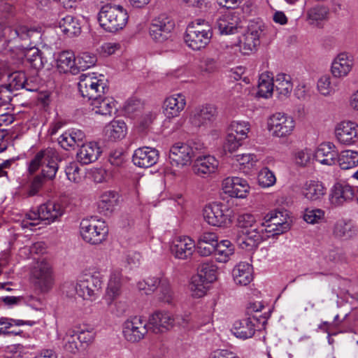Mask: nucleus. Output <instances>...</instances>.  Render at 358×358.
Here are the masks:
<instances>
[{"label":"nucleus","instance_id":"e433bc0d","mask_svg":"<svg viewBox=\"0 0 358 358\" xmlns=\"http://www.w3.org/2000/svg\"><path fill=\"white\" fill-rule=\"evenodd\" d=\"M65 208L58 198H52L46 201V224L60 220Z\"/></svg>","mask_w":358,"mask_h":358},{"label":"nucleus","instance_id":"2f4dec72","mask_svg":"<svg viewBox=\"0 0 358 358\" xmlns=\"http://www.w3.org/2000/svg\"><path fill=\"white\" fill-rule=\"evenodd\" d=\"M253 268L251 264L240 262L232 271L233 278L236 285L246 286L253 279Z\"/></svg>","mask_w":358,"mask_h":358},{"label":"nucleus","instance_id":"f704fd0d","mask_svg":"<svg viewBox=\"0 0 358 358\" xmlns=\"http://www.w3.org/2000/svg\"><path fill=\"white\" fill-rule=\"evenodd\" d=\"M122 278L121 269H114L112 271L106 292V299L108 301V303H111L121 294Z\"/></svg>","mask_w":358,"mask_h":358},{"label":"nucleus","instance_id":"72a5a7b5","mask_svg":"<svg viewBox=\"0 0 358 358\" xmlns=\"http://www.w3.org/2000/svg\"><path fill=\"white\" fill-rule=\"evenodd\" d=\"M333 148L334 145L331 143L321 144L315 153L316 161L328 166L335 164L338 155Z\"/></svg>","mask_w":358,"mask_h":358},{"label":"nucleus","instance_id":"7c9ffc66","mask_svg":"<svg viewBox=\"0 0 358 358\" xmlns=\"http://www.w3.org/2000/svg\"><path fill=\"white\" fill-rule=\"evenodd\" d=\"M352 65L351 57L347 53H341L332 62L331 73L336 78L345 76L351 71Z\"/></svg>","mask_w":358,"mask_h":358},{"label":"nucleus","instance_id":"6e6552de","mask_svg":"<svg viewBox=\"0 0 358 358\" xmlns=\"http://www.w3.org/2000/svg\"><path fill=\"white\" fill-rule=\"evenodd\" d=\"M264 227L262 223L254 225L252 228L245 231H238L236 239L238 246L248 251L257 248L261 242L270 237L269 234L266 233Z\"/></svg>","mask_w":358,"mask_h":358},{"label":"nucleus","instance_id":"774afa93","mask_svg":"<svg viewBox=\"0 0 358 358\" xmlns=\"http://www.w3.org/2000/svg\"><path fill=\"white\" fill-rule=\"evenodd\" d=\"M143 105L140 100L130 99L126 102L124 110L127 115L132 116L136 113L141 111Z\"/></svg>","mask_w":358,"mask_h":358},{"label":"nucleus","instance_id":"f3484780","mask_svg":"<svg viewBox=\"0 0 358 358\" xmlns=\"http://www.w3.org/2000/svg\"><path fill=\"white\" fill-rule=\"evenodd\" d=\"M264 29L261 24H251L248 31L240 41L241 50L244 55H248L256 50L259 45V38L263 34Z\"/></svg>","mask_w":358,"mask_h":358},{"label":"nucleus","instance_id":"8fccbe9b","mask_svg":"<svg viewBox=\"0 0 358 358\" xmlns=\"http://www.w3.org/2000/svg\"><path fill=\"white\" fill-rule=\"evenodd\" d=\"M29 186L28 195L33 196L38 194L45 184V170L41 169L40 173L31 176Z\"/></svg>","mask_w":358,"mask_h":358},{"label":"nucleus","instance_id":"c756f323","mask_svg":"<svg viewBox=\"0 0 358 358\" xmlns=\"http://www.w3.org/2000/svg\"><path fill=\"white\" fill-rule=\"evenodd\" d=\"M258 320L255 317H249L235 322L233 333L237 338L245 340L252 338L255 333V324L254 322Z\"/></svg>","mask_w":358,"mask_h":358},{"label":"nucleus","instance_id":"c03bdc74","mask_svg":"<svg viewBox=\"0 0 358 358\" xmlns=\"http://www.w3.org/2000/svg\"><path fill=\"white\" fill-rule=\"evenodd\" d=\"M337 162L342 169L354 168L358 165V152L351 150H343L338 155Z\"/></svg>","mask_w":358,"mask_h":358},{"label":"nucleus","instance_id":"412c9836","mask_svg":"<svg viewBox=\"0 0 358 358\" xmlns=\"http://www.w3.org/2000/svg\"><path fill=\"white\" fill-rule=\"evenodd\" d=\"M354 196L355 192L352 187L345 182H337L331 190L329 201L332 205L338 206L352 200Z\"/></svg>","mask_w":358,"mask_h":358},{"label":"nucleus","instance_id":"13d9d810","mask_svg":"<svg viewBox=\"0 0 358 358\" xmlns=\"http://www.w3.org/2000/svg\"><path fill=\"white\" fill-rule=\"evenodd\" d=\"M324 218V211L320 208H306L303 214V220L309 224L319 223Z\"/></svg>","mask_w":358,"mask_h":358},{"label":"nucleus","instance_id":"2eb2a0df","mask_svg":"<svg viewBox=\"0 0 358 358\" xmlns=\"http://www.w3.org/2000/svg\"><path fill=\"white\" fill-rule=\"evenodd\" d=\"M217 113V108L214 105H203L192 111L189 122L196 127L206 126L211 124L215 120Z\"/></svg>","mask_w":358,"mask_h":358},{"label":"nucleus","instance_id":"4d7b16f0","mask_svg":"<svg viewBox=\"0 0 358 358\" xmlns=\"http://www.w3.org/2000/svg\"><path fill=\"white\" fill-rule=\"evenodd\" d=\"M249 124L245 122H233L229 128L228 132L237 135L238 138L243 140L247 137L249 131Z\"/></svg>","mask_w":358,"mask_h":358},{"label":"nucleus","instance_id":"9d476101","mask_svg":"<svg viewBox=\"0 0 358 358\" xmlns=\"http://www.w3.org/2000/svg\"><path fill=\"white\" fill-rule=\"evenodd\" d=\"M31 280L36 296H31V306L36 310H42L45 298V265L43 261L34 267L31 271Z\"/></svg>","mask_w":358,"mask_h":358},{"label":"nucleus","instance_id":"338daca9","mask_svg":"<svg viewBox=\"0 0 358 358\" xmlns=\"http://www.w3.org/2000/svg\"><path fill=\"white\" fill-rule=\"evenodd\" d=\"M108 162L116 167L122 166L125 162L124 152L122 149L111 151L108 156Z\"/></svg>","mask_w":358,"mask_h":358},{"label":"nucleus","instance_id":"5fc2aeb1","mask_svg":"<svg viewBox=\"0 0 358 358\" xmlns=\"http://www.w3.org/2000/svg\"><path fill=\"white\" fill-rule=\"evenodd\" d=\"M77 333L75 330L69 329L66 331V335L64 337L65 344L64 345V349L73 354L76 353L79 350V345L76 341Z\"/></svg>","mask_w":358,"mask_h":358},{"label":"nucleus","instance_id":"3c124183","mask_svg":"<svg viewBox=\"0 0 358 358\" xmlns=\"http://www.w3.org/2000/svg\"><path fill=\"white\" fill-rule=\"evenodd\" d=\"M45 162V150L38 152L27 164L28 176H32L43 168Z\"/></svg>","mask_w":358,"mask_h":358},{"label":"nucleus","instance_id":"7ed1b4c3","mask_svg":"<svg viewBox=\"0 0 358 358\" xmlns=\"http://www.w3.org/2000/svg\"><path fill=\"white\" fill-rule=\"evenodd\" d=\"M213 36L211 26L204 20L198 19L188 24L184 40L193 50H200L206 47Z\"/></svg>","mask_w":358,"mask_h":358},{"label":"nucleus","instance_id":"c9c22d12","mask_svg":"<svg viewBox=\"0 0 358 358\" xmlns=\"http://www.w3.org/2000/svg\"><path fill=\"white\" fill-rule=\"evenodd\" d=\"M327 189L320 181L310 180L306 182L303 189V196L311 201H319L326 194Z\"/></svg>","mask_w":358,"mask_h":358},{"label":"nucleus","instance_id":"09e8293b","mask_svg":"<svg viewBox=\"0 0 358 358\" xmlns=\"http://www.w3.org/2000/svg\"><path fill=\"white\" fill-rule=\"evenodd\" d=\"M273 90V80H271L268 76L262 75L259 80L257 95L268 98L271 96Z\"/></svg>","mask_w":358,"mask_h":358},{"label":"nucleus","instance_id":"1a4fd4ad","mask_svg":"<svg viewBox=\"0 0 358 358\" xmlns=\"http://www.w3.org/2000/svg\"><path fill=\"white\" fill-rule=\"evenodd\" d=\"M288 213L286 210H275L268 213L264 217L266 233L269 234L270 236L279 235L288 231L290 228V223Z\"/></svg>","mask_w":358,"mask_h":358},{"label":"nucleus","instance_id":"0eeeda50","mask_svg":"<svg viewBox=\"0 0 358 358\" xmlns=\"http://www.w3.org/2000/svg\"><path fill=\"white\" fill-rule=\"evenodd\" d=\"M232 210L224 203L214 202L206 206L203 211L205 221L214 227H225L231 223Z\"/></svg>","mask_w":358,"mask_h":358},{"label":"nucleus","instance_id":"473e14b6","mask_svg":"<svg viewBox=\"0 0 358 358\" xmlns=\"http://www.w3.org/2000/svg\"><path fill=\"white\" fill-rule=\"evenodd\" d=\"M218 242L217 236L211 232H204L200 235L196 250L201 256L207 257L213 254Z\"/></svg>","mask_w":358,"mask_h":358},{"label":"nucleus","instance_id":"cd10ccee","mask_svg":"<svg viewBox=\"0 0 358 358\" xmlns=\"http://www.w3.org/2000/svg\"><path fill=\"white\" fill-rule=\"evenodd\" d=\"M217 160L211 155L198 157L193 166L194 173L201 177H205L214 173L218 167Z\"/></svg>","mask_w":358,"mask_h":358},{"label":"nucleus","instance_id":"49530a36","mask_svg":"<svg viewBox=\"0 0 358 358\" xmlns=\"http://www.w3.org/2000/svg\"><path fill=\"white\" fill-rule=\"evenodd\" d=\"M329 15V8L322 5L315 6L307 11L308 18L312 23L327 20Z\"/></svg>","mask_w":358,"mask_h":358},{"label":"nucleus","instance_id":"37998d69","mask_svg":"<svg viewBox=\"0 0 358 358\" xmlns=\"http://www.w3.org/2000/svg\"><path fill=\"white\" fill-rule=\"evenodd\" d=\"M274 89L280 96H288L293 89L292 78L289 75L279 73L273 80Z\"/></svg>","mask_w":358,"mask_h":358},{"label":"nucleus","instance_id":"423d86ee","mask_svg":"<svg viewBox=\"0 0 358 358\" xmlns=\"http://www.w3.org/2000/svg\"><path fill=\"white\" fill-rule=\"evenodd\" d=\"M197 271V275L192 278L190 289L200 297L206 292L205 285L217 279V266L213 262H205L199 264Z\"/></svg>","mask_w":358,"mask_h":358},{"label":"nucleus","instance_id":"f03ea898","mask_svg":"<svg viewBox=\"0 0 358 358\" xmlns=\"http://www.w3.org/2000/svg\"><path fill=\"white\" fill-rule=\"evenodd\" d=\"M128 17L127 12L122 6L107 3L101 7L98 20L104 30L114 33L126 26Z\"/></svg>","mask_w":358,"mask_h":358},{"label":"nucleus","instance_id":"de8ad7c7","mask_svg":"<svg viewBox=\"0 0 358 358\" xmlns=\"http://www.w3.org/2000/svg\"><path fill=\"white\" fill-rule=\"evenodd\" d=\"M97 59L94 55L89 52H83L76 58V71L77 74L80 71H85L94 66Z\"/></svg>","mask_w":358,"mask_h":358},{"label":"nucleus","instance_id":"58836bf2","mask_svg":"<svg viewBox=\"0 0 358 358\" xmlns=\"http://www.w3.org/2000/svg\"><path fill=\"white\" fill-rule=\"evenodd\" d=\"M57 27L68 37L78 36L81 32V27L78 21L71 15H66L59 20Z\"/></svg>","mask_w":358,"mask_h":358},{"label":"nucleus","instance_id":"4be33fe9","mask_svg":"<svg viewBox=\"0 0 358 358\" xmlns=\"http://www.w3.org/2000/svg\"><path fill=\"white\" fill-rule=\"evenodd\" d=\"M101 154V148L96 142L83 143L78 149L76 157L78 162L87 165L96 162Z\"/></svg>","mask_w":358,"mask_h":358},{"label":"nucleus","instance_id":"6ab92c4d","mask_svg":"<svg viewBox=\"0 0 358 358\" xmlns=\"http://www.w3.org/2000/svg\"><path fill=\"white\" fill-rule=\"evenodd\" d=\"M149 329L158 334L169 330L174 326V318L168 312L156 311L149 318Z\"/></svg>","mask_w":358,"mask_h":358},{"label":"nucleus","instance_id":"b1692460","mask_svg":"<svg viewBox=\"0 0 358 358\" xmlns=\"http://www.w3.org/2000/svg\"><path fill=\"white\" fill-rule=\"evenodd\" d=\"M189 148L185 143H177L173 145L169 152V162L173 166H183L192 161Z\"/></svg>","mask_w":358,"mask_h":358},{"label":"nucleus","instance_id":"a878e982","mask_svg":"<svg viewBox=\"0 0 358 358\" xmlns=\"http://www.w3.org/2000/svg\"><path fill=\"white\" fill-rule=\"evenodd\" d=\"M357 233V227L350 220L343 219L337 220L332 229L334 236L343 241H348L355 238Z\"/></svg>","mask_w":358,"mask_h":358},{"label":"nucleus","instance_id":"aec40b11","mask_svg":"<svg viewBox=\"0 0 358 358\" xmlns=\"http://www.w3.org/2000/svg\"><path fill=\"white\" fill-rule=\"evenodd\" d=\"M159 158L158 151L150 147L136 149L133 155L134 164L141 168H149L155 164Z\"/></svg>","mask_w":358,"mask_h":358},{"label":"nucleus","instance_id":"a211bd4d","mask_svg":"<svg viewBox=\"0 0 358 358\" xmlns=\"http://www.w3.org/2000/svg\"><path fill=\"white\" fill-rule=\"evenodd\" d=\"M338 141L344 145H352L358 141V125L351 121H343L335 129Z\"/></svg>","mask_w":358,"mask_h":358},{"label":"nucleus","instance_id":"f8f14e48","mask_svg":"<svg viewBox=\"0 0 358 358\" xmlns=\"http://www.w3.org/2000/svg\"><path fill=\"white\" fill-rule=\"evenodd\" d=\"M148 325L147 322L142 317H131L123 324V336L129 342H138L148 333L149 329Z\"/></svg>","mask_w":358,"mask_h":358},{"label":"nucleus","instance_id":"39448f33","mask_svg":"<svg viewBox=\"0 0 358 358\" xmlns=\"http://www.w3.org/2000/svg\"><path fill=\"white\" fill-rule=\"evenodd\" d=\"M95 73H83L79 77L78 84L79 92L84 98L92 101L95 98L104 95L108 90V85L103 76L97 78Z\"/></svg>","mask_w":358,"mask_h":358},{"label":"nucleus","instance_id":"6e6d98bb","mask_svg":"<svg viewBox=\"0 0 358 358\" xmlns=\"http://www.w3.org/2000/svg\"><path fill=\"white\" fill-rule=\"evenodd\" d=\"M162 278H163L149 277L144 281L138 282V289L144 290L146 294H151L155 290L159 288Z\"/></svg>","mask_w":358,"mask_h":358},{"label":"nucleus","instance_id":"680f3d73","mask_svg":"<svg viewBox=\"0 0 358 358\" xmlns=\"http://www.w3.org/2000/svg\"><path fill=\"white\" fill-rule=\"evenodd\" d=\"M242 139L238 138L237 135H233L232 132H228L226 141L224 144V150L230 153L236 151L241 145Z\"/></svg>","mask_w":358,"mask_h":358},{"label":"nucleus","instance_id":"e2e57ef3","mask_svg":"<svg viewBox=\"0 0 358 358\" xmlns=\"http://www.w3.org/2000/svg\"><path fill=\"white\" fill-rule=\"evenodd\" d=\"M80 169L77 162H70L65 168V173L67 178L73 182L78 183L81 180L80 174Z\"/></svg>","mask_w":358,"mask_h":358},{"label":"nucleus","instance_id":"79ce46f5","mask_svg":"<svg viewBox=\"0 0 358 358\" xmlns=\"http://www.w3.org/2000/svg\"><path fill=\"white\" fill-rule=\"evenodd\" d=\"M12 91L25 89L27 91H34L30 87L26 74L23 71H15L8 76V84L6 85Z\"/></svg>","mask_w":358,"mask_h":358},{"label":"nucleus","instance_id":"a19ab883","mask_svg":"<svg viewBox=\"0 0 358 358\" xmlns=\"http://www.w3.org/2000/svg\"><path fill=\"white\" fill-rule=\"evenodd\" d=\"M106 136L111 140L116 141L123 138L127 134V126L124 121L113 120L106 126Z\"/></svg>","mask_w":358,"mask_h":358},{"label":"nucleus","instance_id":"dca6fc26","mask_svg":"<svg viewBox=\"0 0 358 358\" xmlns=\"http://www.w3.org/2000/svg\"><path fill=\"white\" fill-rule=\"evenodd\" d=\"M170 250L175 258L185 260L194 254L196 244L189 236H179L173 241Z\"/></svg>","mask_w":358,"mask_h":358},{"label":"nucleus","instance_id":"603ef678","mask_svg":"<svg viewBox=\"0 0 358 358\" xmlns=\"http://www.w3.org/2000/svg\"><path fill=\"white\" fill-rule=\"evenodd\" d=\"M158 299L159 301L171 303L173 300V292L170 287L169 281L167 278L162 279L161 285L159 288Z\"/></svg>","mask_w":358,"mask_h":358},{"label":"nucleus","instance_id":"c85d7f7f","mask_svg":"<svg viewBox=\"0 0 358 358\" xmlns=\"http://www.w3.org/2000/svg\"><path fill=\"white\" fill-rule=\"evenodd\" d=\"M117 102L111 96H106L100 95V96L95 98L91 101L90 105L92 106V110L96 114L101 115H112L117 111L116 108Z\"/></svg>","mask_w":358,"mask_h":358},{"label":"nucleus","instance_id":"0e129e2a","mask_svg":"<svg viewBox=\"0 0 358 358\" xmlns=\"http://www.w3.org/2000/svg\"><path fill=\"white\" fill-rule=\"evenodd\" d=\"M254 215L251 214H243L238 217V226L240 228L239 231H245L249 228H252L254 225H257Z\"/></svg>","mask_w":358,"mask_h":358},{"label":"nucleus","instance_id":"9b49d317","mask_svg":"<svg viewBox=\"0 0 358 358\" xmlns=\"http://www.w3.org/2000/svg\"><path fill=\"white\" fill-rule=\"evenodd\" d=\"M295 127L292 117L285 113H276L268 121V129L275 137H286L292 134Z\"/></svg>","mask_w":358,"mask_h":358},{"label":"nucleus","instance_id":"f257e3e1","mask_svg":"<svg viewBox=\"0 0 358 358\" xmlns=\"http://www.w3.org/2000/svg\"><path fill=\"white\" fill-rule=\"evenodd\" d=\"M101 285L99 273H86L76 283L66 282L63 288L68 295L72 296L76 293L83 299L93 300L99 292Z\"/></svg>","mask_w":358,"mask_h":358},{"label":"nucleus","instance_id":"69168bd1","mask_svg":"<svg viewBox=\"0 0 358 358\" xmlns=\"http://www.w3.org/2000/svg\"><path fill=\"white\" fill-rule=\"evenodd\" d=\"M187 146L191 148L189 154L191 158H197L198 157H202L201 154L205 152L206 147L200 140H192L185 143Z\"/></svg>","mask_w":358,"mask_h":358},{"label":"nucleus","instance_id":"5701e85b","mask_svg":"<svg viewBox=\"0 0 358 358\" xmlns=\"http://www.w3.org/2000/svg\"><path fill=\"white\" fill-rule=\"evenodd\" d=\"M223 185L226 193L236 198H245L250 188L248 182L238 177L227 178Z\"/></svg>","mask_w":358,"mask_h":358},{"label":"nucleus","instance_id":"052dcab7","mask_svg":"<svg viewBox=\"0 0 358 358\" xmlns=\"http://www.w3.org/2000/svg\"><path fill=\"white\" fill-rule=\"evenodd\" d=\"M24 324L31 325L30 321H24L22 320H15L8 317L0 318V335L6 334V329L13 326H22Z\"/></svg>","mask_w":358,"mask_h":358},{"label":"nucleus","instance_id":"4468645a","mask_svg":"<svg viewBox=\"0 0 358 358\" xmlns=\"http://www.w3.org/2000/svg\"><path fill=\"white\" fill-rule=\"evenodd\" d=\"M241 22L239 12L229 10L217 17L215 27L222 35L234 34L241 28Z\"/></svg>","mask_w":358,"mask_h":358},{"label":"nucleus","instance_id":"393cba45","mask_svg":"<svg viewBox=\"0 0 358 358\" xmlns=\"http://www.w3.org/2000/svg\"><path fill=\"white\" fill-rule=\"evenodd\" d=\"M186 106V98L181 93L174 94L166 99L164 103V111L167 117H177Z\"/></svg>","mask_w":358,"mask_h":358},{"label":"nucleus","instance_id":"bf43d9fd","mask_svg":"<svg viewBox=\"0 0 358 358\" xmlns=\"http://www.w3.org/2000/svg\"><path fill=\"white\" fill-rule=\"evenodd\" d=\"M274 173L267 167L263 168L258 175V182L263 187L272 186L275 182Z\"/></svg>","mask_w":358,"mask_h":358},{"label":"nucleus","instance_id":"a18cd8bd","mask_svg":"<svg viewBox=\"0 0 358 358\" xmlns=\"http://www.w3.org/2000/svg\"><path fill=\"white\" fill-rule=\"evenodd\" d=\"M117 201V195L113 191L103 192L98 203V208L100 212L107 214L113 211Z\"/></svg>","mask_w":358,"mask_h":358},{"label":"nucleus","instance_id":"4c0bfd02","mask_svg":"<svg viewBox=\"0 0 358 358\" xmlns=\"http://www.w3.org/2000/svg\"><path fill=\"white\" fill-rule=\"evenodd\" d=\"M62 159L59 153L52 148L46 149V180H52L58 171Z\"/></svg>","mask_w":358,"mask_h":358},{"label":"nucleus","instance_id":"20e7f679","mask_svg":"<svg viewBox=\"0 0 358 358\" xmlns=\"http://www.w3.org/2000/svg\"><path fill=\"white\" fill-rule=\"evenodd\" d=\"M80 233L85 242L96 245L106 238L108 229L104 221L96 217H90L81 220Z\"/></svg>","mask_w":358,"mask_h":358},{"label":"nucleus","instance_id":"864d4df0","mask_svg":"<svg viewBox=\"0 0 358 358\" xmlns=\"http://www.w3.org/2000/svg\"><path fill=\"white\" fill-rule=\"evenodd\" d=\"M48 10H46V27H57L59 22V19L61 16L60 6H53L50 3L48 5Z\"/></svg>","mask_w":358,"mask_h":358},{"label":"nucleus","instance_id":"ddd939ff","mask_svg":"<svg viewBox=\"0 0 358 358\" xmlns=\"http://www.w3.org/2000/svg\"><path fill=\"white\" fill-rule=\"evenodd\" d=\"M174 27V21L166 14H162L152 20L150 35L155 41L162 43L171 36Z\"/></svg>","mask_w":358,"mask_h":358},{"label":"nucleus","instance_id":"bb28decb","mask_svg":"<svg viewBox=\"0 0 358 358\" xmlns=\"http://www.w3.org/2000/svg\"><path fill=\"white\" fill-rule=\"evenodd\" d=\"M55 66L60 73L77 74L76 71V57L71 51H62L55 54Z\"/></svg>","mask_w":358,"mask_h":358},{"label":"nucleus","instance_id":"ea45409f","mask_svg":"<svg viewBox=\"0 0 358 358\" xmlns=\"http://www.w3.org/2000/svg\"><path fill=\"white\" fill-rule=\"evenodd\" d=\"M213 253L217 262L227 263L234 254V247L230 241L222 240L215 245Z\"/></svg>","mask_w":358,"mask_h":358}]
</instances>
